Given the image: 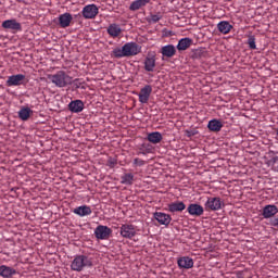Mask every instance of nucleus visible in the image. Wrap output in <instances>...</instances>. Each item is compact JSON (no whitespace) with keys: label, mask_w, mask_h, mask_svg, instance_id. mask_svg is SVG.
Returning <instances> with one entry per match:
<instances>
[{"label":"nucleus","mask_w":278,"mask_h":278,"mask_svg":"<svg viewBox=\"0 0 278 278\" xmlns=\"http://www.w3.org/2000/svg\"><path fill=\"white\" fill-rule=\"evenodd\" d=\"M142 52V47L134 41L126 42L122 48H115L111 52V56L116 60L121 58H134Z\"/></svg>","instance_id":"f257e3e1"},{"label":"nucleus","mask_w":278,"mask_h":278,"mask_svg":"<svg viewBox=\"0 0 278 278\" xmlns=\"http://www.w3.org/2000/svg\"><path fill=\"white\" fill-rule=\"evenodd\" d=\"M92 257L85 254H78L74 256L71 263V270L74 273H81L85 268H92Z\"/></svg>","instance_id":"f03ea898"},{"label":"nucleus","mask_w":278,"mask_h":278,"mask_svg":"<svg viewBox=\"0 0 278 278\" xmlns=\"http://www.w3.org/2000/svg\"><path fill=\"white\" fill-rule=\"evenodd\" d=\"M49 79L56 86V88H66V86L73 83V78H71L64 71H59L56 74L50 75Z\"/></svg>","instance_id":"7ed1b4c3"},{"label":"nucleus","mask_w":278,"mask_h":278,"mask_svg":"<svg viewBox=\"0 0 278 278\" xmlns=\"http://www.w3.org/2000/svg\"><path fill=\"white\" fill-rule=\"evenodd\" d=\"M119 233L122 238L131 240L132 238H136L138 233V227H136L134 224H123L119 228Z\"/></svg>","instance_id":"20e7f679"},{"label":"nucleus","mask_w":278,"mask_h":278,"mask_svg":"<svg viewBox=\"0 0 278 278\" xmlns=\"http://www.w3.org/2000/svg\"><path fill=\"white\" fill-rule=\"evenodd\" d=\"M223 206H225V203L219 197L207 198L204 204L206 212H218V210H223Z\"/></svg>","instance_id":"39448f33"},{"label":"nucleus","mask_w":278,"mask_h":278,"mask_svg":"<svg viewBox=\"0 0 278 278\" xmlns=\"http://www.w3.org/2000/svg\"><path fill=\"white\" fill-rule=\"evenodd\" d=\"M94 236L97 240H109L112 236V228L100 225L94 229Z\"/></svg>","instance_id":"423d86ee"},{"label":"nucleus","mask_w":278,"mask_h":278,"mask_svg":"<svg viewBox=\"0 0 278 278\" xmlns=\"http://www.w3.org/2000/svg\"><path fill=\"white\" fill-rule=\"evenodd\" d=\"M81 14L84 18L87 20L97 18V15L99 14V7H97V4H87L83 8Z\"/></svg>","instance_id":"0eeeda50"},{"label":"nucleus","mask_w":278,"mask_h":278,"mask_svg":"<svg viewBox=\"0 0 278 278\" xmlns=\"http://www.w3.org/2000/svg\"><path fill=\"white\" fill-rule=\"evenodd\" d=\"M2 28L3 29H9L10 31H13L16 34V31H23V26L21 23H18L16 20H5L2 22Z\"/></svg>","instance_id":"6e6552de"},{"label":"nucleus","mask_w":278,"mask_h":278,"mask_svg":"<svg viewBox=\"0 0 278 278\" xmlns=\"http://www.w3.org/2000/svg\"><path fill=\"white\" fill-rule=\"evenodd\" d=\"M25 84V75L23 74H16L11 75L8 77L5 85L9 88H12L13 86H23Z\"/></svg>","instance_id":"1a4fd4ad"},{"label":"nucleus","mask_w":278,"mask_h":278,"mask_svg":"<svg viewBox=\"0 0 278 278\" xmlns=\"http://www.w3.org/2000/svg\"><path fill=\"white\" fill-rule=\"evenodd\" d=\"M154 220L159 222V225H164L165 227H168L170 225V222L173 220V217L166 213L163 212H155L153 213Z\"/></svg>","instance_id":"9d476101"},{"label":"nucleus","mask_w":278,"mask_h":278,"mask_svg":"<svg viewBox=\"0 0 278 278\" xmlns=\"http://www.w3.org/2000/svg\"><path fill=\"white\" fill-rule=\"evenodd\" d=\"M151 92H153V87H151V85H146L143 88H141L139 92V102L149 103Z\"/></svg>","instance_id":"9b49d317"},{"label":"nucleus","mask_w":278,"mask_h":278,"mask_svg":"<svg viewBox=\"0 0 278 278\" xmlns=\"http://www.w3.org/2000/svg\"><path fill=\"white\" fill-rule=\"evenodd\" d=\"M276 214H278V207L275 204H267L263 207L262 211V216L263 218H273V216H275Z\"/></svg>","instance_id":"f8f14e48"},{"label":"nucleus","mask_w":278,"mask_h":278,"mask_svg":"<svg viewBox=\"0 0 278 278\" xmlns=\"http://www.w3.org/2000/svg\"><path fill=\"white\" fill-rule=\"evenodd\" d=\"M71 23H73V15L71 13H63L59 15V26L62 29H66V27H71Z\"/></svg>","instance_id":"ddd939ff"},{"label":"nucleus","mask_w":278,"mask_h":278,"mask_svg":"<svg viewBox=\"0 0 278 278\" xmlns=\"http://www.w3.org/2000/svg\"><path fill=\"white\" fill-rule=\"evenodd\" d=\"M162 60L164 58H175L177 54V48L174 45H166L161 48Z\"/></svg>","instance_id":"4468645a"},{"label":"nucleus","mask_w":278,"mask_h":278,"mask_svg":"<svg viewBox=\"0 0 278 278\" xmlns=\"http://www.w3.org/2000/svg\"><path fill=\"white\" fill-rule=\"evenodd\" d=\"M177 264L180 268H185L186 270H190V268H194V260L190 258V256H181L178 258Z\"/></svg>","instance_id":"2eb2a0df"},{"label":"nucleus","mask_w":278,"mask_h":278,"mask_svg":"<svg viewBox=\"0 0 278 278\" xmlns=\"http://www.w3.org/2000/svg\"><path fill=\"white\" fill-rule=\"evenodd\" d=\"M84 101L81 100H73L68 103V110L73 114H79V112H84Z\"/></svg>","instance_id":"dca6fc26"},{"label":"nucleus","mask_w":278,"mask_h":278,"mask_svg":"<svg viewBox=\"0 0 278 278\" xmlns=\"http://www.w3.org/2000/svg\"><path fill=\"white\" fill-rule=\"evenodd\" d=\"M187 212L190 216H203V212H205V210L200 204L192 203L189 204Z\"/></svg>","instance_id":"f3484780"},{"label":"nucleus","mask_w":278,"mask_h":278,"mask_svg":"<svg viewBox=\"0 0 278 278\" xmlns=\"http://www.w3.org/2000/svg\"><path fill=\"white\" fill-rule=\"evenodd\" d=\"M73 214L83 218L84 216H90V214H92V208L88 205L77 206L73 210Z\"/></svg>","instance_id":"a211bd4d"},{"label":"nucleus","mask_w":278,"mask_h":278,"mask_svg":"<svg viewBox=\"0 0 278 278\" xmlns=\"http://www.w3.org/2000/svg\"><path fill=\"white\" fill-rule=\"evenodd\" d=\"M223 127H224L223 122L217 118L211 119L207 124V129L215 134H218V131H220V129H223Z\"/></svg>","instance_id":"6ab92c4d"},{"label":"nucleus","mask_w":278,"mask_h":278,"mask_svg":"<svg viewBox=\"0 0 278 278\" xmlns=\"http://www.w3.org/2000/svg\"><path fill=\"white\" fill-rule=\"evenodd\" d=\"M190 47H192V39L188 38V37H185V38H181L178 41V45L176 46V49L178 51H188V49H190Z\"/></svg>","instance_id":"aec40b11"},{"label":"nucleus","mask_w":278,"mask_h":278,"mask_svg":"<svg viewBox=\"0 0 278 278\" xmlns=\"http://www.w3.org/2000/svg\"><path fill=\"white\" fill-rule=\"evenodd\" d=\"M16 275V269L8 266V265H1L0 266V277L3 278H12Z\"/></svg>","instance_id":"412c9836"},{"label":"nucleus","mask_w":278,"mask_h":278,"mask_svg":"<svg viewBox=\"0 0 278 278\" xmlns=\"http://www.w3.org/2000/svg\"><path fill=\"white\" fill-rule=\"evenodd\" d=\"M148 3H151V0H135L130 3L129 10L130 12H138V10H141V8H144Z\"/></svg>","instance_id":"4be33fe9"},{"label":"nucleus","mask_w":278,"mask_h":278,"mask_svg":"<svg viewBox=\"0 0 278 278\" xmlns=\"http://www.w3.org/2000/svg\"><path fill=\"white\" fill-rule=\"evenodd\" d=\"M217 29L220 34L227 36V34H229L233 29V25H231L227 21H222L217 24Z\"/></svg>","instance_id":"5701e85b"},{"label":"nucleus","mask_w":278,"mask_h":278,"mask_svg":"<svg viewBox=\"0 0 278 278\" xmlns=\"http://www.w3.org/2000/svg\"><path fill=\"white\" fill-rule=\"evenodd\" d=\"M109 36H111V38H118V36H121V34H123V29L121 28V26L118 24H111L108 29H106Z\"/></svg>","instance_id":"b1692460"},{"label":"nucleus","mask_w":278,"mask_h":278,"mask_svg":"<svg viewBox=\"0 0 278 278\" xmlns=\"http://www.w3.org/2000/svg\"><path fill=\"white\" fill-rule=\"evenodd\" d=\"M163 136L160 131H153V132H149L147 136V140L148 142H151V144H160V142H162L163 140Z\"/></svg>","instance_id":"393cba45"},{"label":"nucleus","mask_w":278,"mask_h":278,"mask_svg":"<svg viewBox=\"0 0 278 278\" xmlns=\"http://www.w3.org/2000/svg\"><path fill=\"white\" fill-rule=\"evenodd\" d=\"M168 212H172V214H175V212H184L186 210V204L184 202H172L167 205Z\"/></svg>","instance_id":"a878e982"},{"label":"nucleus","mask_w":278,"mask_h":278,"mask_svg":"<svg viewBox=\"0 0 278 278\" xmlns=\"http://www.w3.org/2000/svg\"><path fill=\"white\" fill-rule=\"evenodd\" d=\"M143 66L147 73H153L155 71V56H147Z\"/></svg>","instance_id":"bb28decb"},{"label":"nucleus","mask_w":278,"mask_h":278,"mask_svg":"<svg viewBox=\"0 0 278 278\" xmlns=\"http://www.w3.org/2000/svg\"><path fill=\"white\" fill-rule=\"evenodd\" d=\"M17 114L21 121H29V118L34 114V111L28 106H23Z\"/></svg>","instance_id":"cd10ccee"},{"label":"nucleus","mask_w":278,"mask_h":278,"mask_svg":"<svg viewBox=\"0 0 278 278\" xmlns=\"http://www.w3.org/2000/svg\"><path fill=\"white\" fill-rule=\"evenodd\" d=\"M151 151H153V147H151V144L149 143H142L139 148V153L138 155H147V153H151Z\"/></svg>","instance_id":"c85d7f7f"},{"label":"nucleus","mask_w":278,"mask_h":278,"mask_svg":"<svg viewBox=\"0 0 278 278\" xmlns=\"http://www.w3.org/2000/svg\"><path fill=\"white\" fill-rule=\"evenodd\" d=\"M121 184H124L126 186H131V184H134V174L128 173V174H124L122 176V181Z\"/></svg>","instance_id":"c756f323"},{"label":"nucleus","mask_w":278,"mask_h":278,"mask_svg":"<svg viewBox=\"0 0 278 278\" xmlns=\"http://www.w3.org/2000/svg\"><path fill=\"white\" fill-rule=\"evenodd\" d=\"M248 45H249V48L252 50L257 49V45H255V36L253 35L248 36Z\"/></svg>","instance_id":"7c9ffc66"},{"label":"nucleus","mask_w":278,"mask_h":278,"mask_svg":"<svg viewBox=\"0 0 278 278\" xmlns=\"http://www.w3.org/2000/svg\"><path fill=\"white\" fill-rule=\"evenodd\" d=\"M134 166H144V164H146V162H144V160H142V159H138V157H136L135 160H134Z\"/></svg>","instance_id":"2f4dec72"},{"label":"nucleus","mask_w":278,"mask_h":278,"mask_svg":"<svg viewBox=\"0 0 278 278\" xmlns=\"http://www.w3.org/2000/svg\"><path fill=\"white\" fill-rule=\"evenodd\" d=\"M116 164H118L116 159H109L108 166H110V168H114V166H116Z\"/></svg>","instance_id":"473e14b6"},{"label":"nucleus","mask_w":278,"mask_h":278,"mask_svg":"<svg viewBox=\"0 0 278 278\" xmlns=\"http://www.w3.org/2000/svg\"><path fill=\"white\" fill-rule=\"evenodd\" d=\"M151 21L152 23H159L160 21H162V17L157 14H154L151 16Z\"/></svg>","instance_id":"72a5a7b5"},{"label":"nucleus","mask_w":278,"mask_h":278,"mask_svg":"<svg viewBox=\"0 0 278 278\" xmlns=\"http://www.w3.org/2000/svg\"><path fill=\"white\" fill-rule=\"evenodd\" d=\"M269 225H270L271 227H277V228H278V217L271 218V219L269 220Z\"/></svg>","instance_id":"f704fd0d"},{"label":"nucleus","mask_w":278,"mask_h":278,"mask_svg":"<svg viewBox=\"0 0 278 278\" xmlns=\"http://www.w3.org/2000/svg\"><path fill=\"white\" fill-rule=\"evenodd\" d=\"M273 168L278 173V156L274 159Z\"/></svg>","instance_id":"c9c22d12"},{"label":"nucleus","mask_w":278,"mask_h":278,"mask_svg":"<svg viewBox=\"0 0 278 278\" xmlns=\"http://www.w3.org/2000/svg\"><path fill=\"white\" fill-rule=\"evenodd\" d=\"M239 278H242L240 275L238 276Z\"/></svg>","instance_id":"e433bc0d"}]
</instances>
